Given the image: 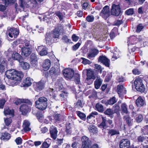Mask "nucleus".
<instances>
[{
    "label": "nucleus",
    "mask_w": 148,
    "mask_h": 148,
    "mask_svg": "<svg viewBox=\"0 0 148 148\" xmlns=\"http://www.w3.org/2000/svg\"><path fill=\"white\" fill-rule=\"evenodd\" d=\"M35 106L38 109L42 110L45 109L47 106V99L44 97L39 98L35 102Z\"/></svg>",
    "instance_id": "f257e3e1"
},
{
    "label": "nucleus",
    "mask_w": 148,
    "mask_h": 148,
    "mask_svg": "<svg viewBox=\"0 0 148 148\" xmlns=\"http://www.w3.org/2000/svg\"><path fill=\"white\" fill-rule=\"evenodd\" d=\"M135 88L140 92H143L145 90V87L143 84V80L140 78H136L134 81Z\"/></svg>",
    "instance_id": "f03ea898"
},
{
    "label": "nucleus",
    "mask_w": 148,
    "mask_h": 148,
    "mask_svg": "<svg viewBox=\"0 0 148 148\" xmlns=\"http://www.w3.org/2000/svg\"><path fill=\"white\" fill-rule=\"evenodd\" d=\"M86 75L87 77L86 82L89 85L92 83L93 80L95 79L94 71L91 70H87Z\"/></svg>",
    "instance_id": "7ed1b4c3"
},
{
    "label": "nucleus",
    "mask_w": 148,
    "mask_h": 148,
    "mask_svg": "<svg viewBox=\"0 0 148 148\" xmlns=\"http://www.w3.org/2000/svg\"><path fill=\"white\" fill-rule=\"evenodd\" d=\"M63 74L65 78L70 79L74 76V71L71 69H66L63 71Z\"/></svg>",
    "instance_id": "20e7f679"
},
{
    "label": "nucleus",
    "mask_w": 148,
    "mask_h": 148,
    "mask_svg": "<svg viewBox=\"0 0 148 148\" xmlns=\"http://www.w3.org/2000/svg\"><path fill=\"white\" fill-rule=\"evenodd\" d=\"M6 34L11 38H16L19 34L18 30L15 28H8Z\"/></svg>",
    "instance_id": "39448f33"
},
{
    "label": "nucleus",
    "mask_w": 148,
    "mask_h": 148,
    "mask_svg": "<svg viewBox=\"0 0 148 148\" xmlns=\"http://www.w3.org/2000/svg\"><path fill=\"white\" fill-rule=\"evenodd\" d=\"M121 11L119 5H116L113 4L111 9V13L112 15L118 16L119 15Z\"/></svg>",
    "instance_id": "423d86ee"
},
{
    "label": "nucleus",
    "mask_w": 148,
    "mask_h": 148,
    "mask_svg": "<svg viewBox=\"0 0 148 148\" xmlns=\"http://www.w3.org/2000/svg\"><path fill=\"white\" fill-rule=\"evenodd\" d=\"M101 15L105 19H106L110 15L109 7L108 5L105 6L102 10Z\"/></svg>",
    "instance_id": "0eeeda50"
},
{
    "label": "nucleus",
    "mask_w": 148,
    "mask_h": 148,
    "mask_svg": "<svg viewBox=\"0 0 148 148\" xmlns=\"http://www.w3.org/2000/svg\"><path fill=\"white\" fill-rule=\"evenodd\" d=\"M130 145V141L128 139H122L119 142L120 148H129Z\"/></svg>",
    "instance_id": "6e6552de"
},
{
    "label": "nucleus",
    "mask_w": 148,
    "mask_h": 148,
    "mask_svg": "<svg viewBox=\"0 0 148 148\" xmlns=\"http://www.w3.org/2000/svg\"><path fill=\"white\" fill-rule=\"evenodd\" d=\"M60 69L58 67H52L49 71V73L51 77L54 78V77H56L60 74Z\"/></svg>",
    "instance_id": "1a4fd4ad"
},
{
    "label": "nucleus",
    "mask_w": 148,
    "mask_h": 148,
    "mask_svg": "<svg viewBox=\"0 0 148 148\" xmlns=\"http://www.w3.org/2000/svg\"><path fill=\"white\" fill-rule=\"evenodd\" d=\"M46 82V80L42 79L40 82L36 83L35 87L36 90L38 92L43 89Z\"/></svg>",
    "instance_id": "9d476101"
},
{
    "label": "nucleus",
    "mask_w": 148,
    "mask_h": 148,
    "mask_svg": "<svg viewBox=\"0 0 148 148\" xmlns=\"http://www.w3.org/2000/svg\"><path fill=\"white\" fill-rule=\"evenodd\" d=\"M117 91L119 97L121 98L126 93L125 88L121 85H119L117 86Z\"/></svg>",
    "instance_id": "9b49d317"
},
{
    "label": "nucleus",
    "mask_w": 148,
    "mask_h": 148,
    "mask_svg": "<svg viewBox=\"0 0 148 148\" xmlns=\"http://www.w3.org/2000/svg\"><path fill=\"white\" fill-rule=\"evenodd\" d=\"M136 104L138 107H141L146 105V103L144 97L139 96L136 101Z\"/></svg>",
    "instance_id": "f8f14e48"
},
{
    "label": "nucleus",
    "mask_w": 148,
    "mask_h": 148,
    "mask_svg": "<svg viewBox=\"0 0 148 148\" xmlns=\"http://www.w3.org/2000/svg\"><path fill=\"white\" fill-rule=\"evenodd\" d=\"M49 130L51 138L54 140L56 139L57 138L58 132L56 127L53 126H52L50 127Z\"/></svg>",
    "instance_id": "ddd939ff"
},
{
    "label": "nucleus",
    "mask_w": 148,
    "mask_h": 148,
    "mask_svg": "<svg viewBox=\"0 0 148 148\" xmlns=\"http://www.w3.org/2000/svg\"><path fill=\"white\" fill-rule=\"evenodd\" d=\"M37 50L41 56H46L47 54V49L43 46H38Z\"/></svg>",
    "instance_id": "4468645a"
},
{
    "label": "nucleus",
    "mask_w": 148,
    "mask_h": 148,
    "mask_svg": "<svg viewBox=\"0 0 148 148\" xmlns=\"http://www.w3.org/2000/svg\"><path fill=\"white\" fill-rule=\"evenodd\" d=\"M99 50L93 49L89 50V53L87 54V57L89 59L95 57L99 53Z\"/></svg>",
    "instance_id": "2eb2a0df"
},
{
    "label": "nucleus",
    "mask_w": 148,
    "mask_h": 148,
    "mask_svg": "<svg viewBox=\"0 0 148 148\" xmlns=\"http://www.w3.org/2000/svg\"><path fill=\"white\" fill-rule=\"evenodd\" d=\"M16 71L14 69L7 70L6 72V75L8 78L14 80Z\"/></svg>",
    "instance_id": "dca6fc26"
},
{
    "label": "nucleus",
    "mask_w": 148,
    "mask_h": 148,
    "mask_svg": "<svg viewBox=\"0 0 148 148\" xmlns=\"http://www.w3.org/2000/svg\"><path fill=\"white\" fill-rule=\"evenodd\" d=\"M31 52L30 47H24L21 49V54L23 56L27 57L29 55Z\"/></svg>",
    "instance_id": "f3484780"
},
{
    "label": "nucleus",
    "mask_w": 148,
    "mask_h": 148,
    "mask_svg": "<svg viewBox=\"0 0 148 148\" xmlns=\"http://www.w3.org/2000/svg\"><path fill=\"white\" fill-rule=\"evenodd\" d=\"M20 111L22 112L23 114L24 115L29 111L30 110V109L26 103L22 105L20 108Z\"/></svg>",
    "instance_id": "a211bd4d"
},
{
    "label": "nucleus",
    "mask_w": 148,
    "mask_h": 148,
    "mask_svg": "<svg viewBox=\"0 0 148 148\" xmlns=\"http://www.w3.org/2000/svg\"><path fill=\"white\" fill-rule=\"evenodd\" d=\"M99 60L104 64L106 66L109 67L110 66V60L105 56H100Z\"/></svg>",
    "instance_id": "6ab92c4d"
},
{
    "label": "nucleus",
    "mask_w": 148,
    "mask_h": 148,
    "mask_svg": "<svg viewBox=\"0 0 148 148\" xmlns=\"http://www.w3.org/2000/svg\"><path fill=\"white\" fill-rule=\"evenodd\" d=\"M6 63L5 60L2 58H0V73L1 74L5 71L6 67Z\"/></svg>",
    "instance_id": "aec40b11"
},
{
    "label": "nucleus",
    "mask_w": 148,
    "mask_h": 148,
    "mask_svg": "<svg viewBox=\"0 0 148 148\" xmlns=\"http://www.w3.org/2000/svg\"><path fill=\"white\" fill-rule=\"evenodd\" d=\"M127 40V43L128 45L134 44L137 42L136 37L134 36H132L128 37Z\"/></svg>",
    "instance_id": "412c9836"
},
{
    "label": "nucleus",
    "mask_w": 148,
    "mask_h": 148,
    "mask_svg": "<svg viewBox=\"0 0 148 148\" xmlns=\"http://www.w3.org/2000/svg\"><path fill=\"white\" fill-rule=\"evenodd\" d=\"M119 134V130L118 129H109L108 132V134L110 137L118 135Z\"/></svg>",
    "instance_id": "4be33fe9"
},
{
    "label": "nucleus",
    "mask_w": 148,
    "mask_h": 148,
    "mask_svg": "<svg viewBox=\"0 0 148 148\" xmlns=\"http://www.w3.org/2000/svg\"><path fill=\"white\" fill-rule=\"evenodd\" d=\"M102 83V80L99 76L97 77L96 80L94 82L95 88L98 89L99 88Z\"/></svg>",
    "instance_id": "5701e85b"
},
{
    "label": "nucleus",
    "mask_w": 148,
    "mask_h": 148,
    "mask_svg": "<svg viewBox=\"0 0 148 148\" xmlns=\"http://www.w3.org/2000/svg\"><path fill=\"white\" fill-rule=\"evenodd\" d=\"M12 58L14 60H17L19 62H21L23 60L22 57L18 53H14L12 55Z\"/></svg>",
    "instance_id": "b1692460"
},
{
    "label": "nucleus",
    "mask_w": 148,
    "mask_h": 148,
    "mask_svg": "<svg viewBox=\"0 0 148 148\" xmlns=\"http://www.w3.org/2000/svg\"><path fill=\"white\" fill-rule=\"evenodd\" d=\"M30 123L27 120H25L24 121L23 127L25 131H29L31 130L30 127Z\"/></svg>",
    "instance_id": "393cba45"
},
{
    "label": "nucleus",
    "mask_w": 148,
    "mask_h": 148,
    "mask_svg": "<svg viewBox=\"0 0 148 148\" xmlns=\"http://www.w3.org/2000/svg\"><path fill=\"white\" fill-rule=\"evenodd\" d=\"M50 65V61L48 59H46L45 60L43 63L42 67L44 68V70L46 71L49 69Z\"/></svg>",
    "instance_id": "a878e982"
},
{
    "label": "nucleus",
    "mask_w": 148,
    "mask_h": 148,
    "mask_svg": "<svg viewBox=\"0 0 148 148\" xmlns=\"http://www.w3.org/2000/svg\"><path fill=\"white\" fill-rule=\"evenodd\" d=\"M32 84V82L30 78L27 77L24 80L22 84L23 87H28L30 86Z\"/></svg>",
    "instance_id": "bb28decb"
},
{
    "label": "nucleus",
    "mask_w": 148,
    "mask_h": 148,
    "mask_svg": "<svg viewBox=\"0 0 148 148\" xmlns=\"http://www.w3.org/2000/svg\"><path fill=\"white\" fill-rule=\"evenodd\" d=\"M14 80H20L23 77V75L21 71H16Z\"/></svg>",
    "instance_id": "cd10ccee"
},
{
    "label": "nucleus",
    "mask_w": 148,
    "mask_h": 148,
    "mask_svg": "<svg viewBox=\"0 0 148 148\" xmlns=\"http://www.w3.org/2000/svg\"><path fill=\"white\" fill-rule=\"evenodd\" d=\"M82 145H90V141L89 140L88 138L86 136H83L82 138Z\"/></svg>",
    "instance_id": "c85d7f7f"
},
{
    "label": "nucleus",
    "mask_w": 148,
    "mask_h": 148,
    "mask_svg": "<svg viewBox=\"0 0 148 148\" xmlns=\"http://www.w3.org/2000/svg\"><path fill=\"white\" fill-rule=\"evenodd\" d=\"M30 60L31 64L35 66L37 64V57L34 54H32L31 56Z\"/></svg>",
    "instance_id": "c756f323"
},
{
    "label": "nucleus",
    "mask_w": 148,
    "mask_h": 148,
    "mask_svg": "<svg viewBox=\"0 0 148 148\" xmlns=\"http://www.w3.org/2000/svg\"><path fill=\"white\" fill-rule=\"evenodd\" d=\"M11 138L10 134L7 132H4L2 134L1 139L4 141L8 140Z\"/></svg>",
    "instance_id": "7c9ffc66"
},
{
    "label": "nucleus",
    "mask_w": 148,
    "mask_h": 148,
    "mask_svg": "<svg viewBox=\"0 0 148 148\" xmlns=\"http://www.w3.org/2000/svg\"><path fill=\"white\" fill-rule=\"evenodd\" d=\"M124 119L125 120L127 124L129 126H131L133 123V119H132L129 116L126 115L124 117Z\"/></svg>",
    "instance_id": "2f4dec72"
},
{
    "label": "nucleus",
    "mask_w": 148,
    "mask_h": 148,
    "mask_svg": "<svg viewBox=\"0 0 148 148\" xmlns=\"http://www.w3.org/2000/svg\"><path fill=\"white\" fill-rule=\"evenodd\" d=\"M63 81L64 80L62 77H59L57 79L55 83L56 87L58 88H61L62 86V83Z\"/></svg>",
    "instance_id": "473e14b6"
},
{
    "label": "nucleus",
    "mask_w": 148,
    "mask_h": 148,
    "mask_svg": "<svg viewBox=\"0 0 148 148\" xmlns=\"http://www.w3.org/2000/svg\"><path fill=\"white\" fill-rule=\"evenodd\" d=\"M45 39L46 43L50 45L51 43L52 39L51 34L49 33H47L46 34Z\"/></svg>",
    "instance_id": "72a5a7b5"
},
{
    "label": "nucleus",
    "mask_w": 148,
    "mask_h": 148,
    "mask_svg": "<svg viewBox=\"0 0 148 148\" xmlns=\"http://www.w3.org/2000/svg\"><path fill=\"white\" fill-rule=\"evenodd\" d=\"M107 121L106 117L102 116L101 117V122L99 126L103 128H106Z\"/></svg>",
    "instance_id": "f704fd0d"
},
{
    "label": "nucleus",
    "mask_w": 148,
    "mask_h": 148,
    "mask_svg": "<svg viewBox=\"0 0 148 148\" xmlns=\"http://www.w3.org/2000/svg\"><path fill=\"white\" fill-rule=\"evenodd\" d=\"M120 52L119 51H113V55L112 58L111 60L114 61L120 57Z\"/></svg>",
    "instance_id": "c9c22d12"
},
{
    "label": "nucleus",
    "mask_w": 148,
    "mask_h": 148,
    "mask_svg": "<svg viewBox=\"0 0 148 148\" xmlns=\"http://www.w3.org/2000/svg\"><path fill=\"white\" fill-rule=\"evenodd\" d=\"M29 101L27 99H18L16 100L15 103L16 105H18L22 103H29Z\"/></svg>",
    "instance_id": "e433bc0d"
},
{
    "label": "nucleus",
    "mask_w": 148,
    "mask_h": 148,
    "mask_svg": "<svg viewBox=\"0 0 148 148\" xmlns=\"http://www.w3.org/2000/svg\"><path fill=\"white\" fill-rule=\"evenodd\" d=\"M114 112L113 110H112L110 108H108L104 112L105 114L107 115L108 116L112 118L113 116L112 115L114 114Z\"/></svg>",
    "instance_id": "4c0bfd02"
},
{
    "label": "nucleus",
    "mask_w": 148,
    "mask_h": 148,
    "mask_svg": "<svg viewBox=\"0 0 148 148\" xmlns=\"http://www.w3.org/2000/svg\"><path fill=\"white\" fill-rule=\"evenodd\" d=\"M4 114L5 115H10L13 116L14 115V110H10L9 108H5L4 110Z\"/></svg>",
    "instance_id": "58836bf2"
},
{
    "label": "nucleus",
    "mask_w": 148,
    "mask_h": 148,
    "mask_svg": "<svg viewBox=\"0 0 148 148\" xmlns=\"http://www.w3.org/2000/svg\"><path fill=\"white\" fill-rule=\"evenodd\" d=\"M76 113L78 116L82 120L85 121L86 119V116L84 113L80 111H76Z\"/></svg>",
    "instance_id": "ea45409f"
},
{
    "label": "nucleus",
    "mask_w": 148,
    "mask_h": 148,
    "mask_svg": "<svg viewBox=\"0 0 148 148\" xmlns=\"http://www.w3.org/2000/svg\"><path fill=\"white\" fill-rule=\"evenodd\" d=\"M88 128L89 131L91 132L95 133L97 132V128L95 125H89Z\"/></svg>",
    "instance_id": "a19ab883"
},
{
    "label": "nucleus",
    "mask_w": 148,
    "mask_h": 148,
    "mask_svg": "<svg viewBox=\"0 0 148 148\" xmlns=\"http://www.w3.org/2000/svg\"><path fill=\"white\" fill-rule=\"evenodd\" d=\"M23 69L25 70L28 69L29 67V64L26 62H23V60L21 62H19Z\"/></svg>",
    "instance_id": "79ce46f5"
},
{
    "label": "nucleus",
    "mask_w": 148,
    "mask_h": 148,
    "mask_svg": "<svg viewBox=\"0 0 148 148\" xmlns=\"http://www.w3.org/2000/svg\"><path fill=\"white\" fill-rule=\"evenodd\" d=\"M49 140H51L50 139L47 138L42 143L41 148H48L50 145V142L48 141Z\"/></svg>",
    "instance_id": "37998d69"
},
{
    "label": "nucleus",
    "mask_w": 148,
    "mask_h": 148,
    "mask_svg": "<svg viewBox=\"0 0 148 148\" xmlns=\"http://www.w3.org/2000/svg\"><path fill=\"white\" fill-rule=\"evenodd\" d=\"M74 81L76 84H78L80 82V75L78 73H75L74 75Z\"/></svg>",
    "instance_id": "c03bdc74"
},
{
    "label": "nucleus",
    "mask_w": 148,
    "mask_h": 148,
    "mask_svg": "<svg viewBox=\"0 0 148 148\" xmlns=\"http://www.w3.org/2000/svg\"><path fill=\"white\" fill-rule=\"evenodd\" d=\"M113 110L114 112L116 113L117 114H119L120 107L119 104H116L113 106Z\"/></svg>",
    "instance_id": "a18cd8bd"
},
{
    "label": "nucleus",
    "mask_w": 148,
    "mask_h": 148,
    "mask_svg": "<svg viewBox=\"0 0 148 148\" xmlns=\"http://www.w3.org/2000/svg\"><path fill=\"white\" fill-rule=\"evenodd\" d=\"M55 14L58 17L60 21L62 20L64 15V14L60 12V11L56 12Z\"/></svg>",
    "instance_id": "49530a36"
},
{
    "label": "nucleus",
    "mask_w": 148,
    "mask_h": 148,
    "mask_svg": "<svg viewBox=\"0 0 148 148\" xmlns=\"http://www.w3.org/2000/svg\"><path fill=\"white\" fill-rule=\"evenodd\" d=\"M97 110L100 112H102L103 111V106L99 103H97L95 106Z\"/></svg>",
    "instance_id": "de8ad7c7"
},
{
    "label": "nucleus",
    "mask_w": 148,
    "mask_h": 148,
    "mask_svg": "<svg viewBox=\"0 0 148 148\" xmlns=\"http://www.w3.org/2000/svg\"><path fill=\"white\" fill-rule=\"evenodd\" d=\"M57 30V29H55L53 31V37L54 38H58L60 34Z\"/></svg>",
    "instance_id": "09e8293b"
},
{
    "label": "nucleus",
    "mask_w": 148,
    "mask_h": 148,
    "mask_svg": "<svg viewBox=\"0 0 148 148\" xmlns=\"http://www.w3.org/2000/svg\"><path fill=\"white\" fill-rule=\"evenodd\" d=\"M127 106L125 103H123L121 106L122 111L124 113L127 114L128 111L127 110Z\"/></svg>",
    "instance_id": "8fccbe9b"
},
{
    "label": "nucleus",
    "mask_w": 148,
    "mask_h": 148,
    "mask_svg": "<svg viewBox=\"0 0 148 148\" xmlns=\"http://www.w3.org/2000/svg\"><path fill=\"white\" fill-rule=\"evenodd\" d=\"M117 100L114 97H113L108 100V103L109 105H113L116 102Z\"/></svg>",
    "instance_id": "3c124183"
},
{
    "label": "nucleus",
    "mask_w": 148,
    "mask_h": 148,
    "mask_svg": "<svg viewBox=\"0 0 148 148\" xmlns=\"http://www.w3.org/2000/svg\"><path fill=\"white\" fill-rule=\"evenodd\" d=\"M55 29H57V31L60 34L64 32L63 26L62 25H59Z\"/></svg>",
    "instance_id": "603ef678"
},
{
    "label": "nucleus",
    "mask_w": 148,
    "mask_h": 148,
    "mask_svg": "<svg viewBox=\"0 0 148 148\" xmlns=\"http://www.w3.org/2000/svg\"><path fill=\"white\" fill-rule=\"evenodd\" d=\"M70 6V4L65 2H63L62 3L61 8L62 9L66 10Z\"/></svg>",
    "instance_id": "864d4df0"
},
{
    "label": "nucleus",
    "mask_w": 148,
    "mask_h": 148,
    "mask_svg": "<svg viewBox=\"0 0 148 148\" xmlns=\"http://www.w3.org/2000/svg\"><path fill=\"white\" fill-rule=\"evenodd\" d=\"M98 114V113L94 111L92 112L87 117V120L88 121L89 119H91L92 117H94V115H97Z\"/></svg>",
    "instance_id": "5fc2aeb1"
},
{
    "label": "nucleus",
    "mask_w": 148,
    "mask_h": 148,
    "mask_svg": "<svg viewBox=\"0 0 148 148\" xmlns=\"http://www.w3.org/2000/svg\"><path fill=\"white\" fill-rule=\"evenodd\" d=\"M4 119L5 124L7 126L10 125L12 122V119L10 117L5 119Z\"/></svg>",
    "instance_id": "6e6d98bb"
},
{
    "label": "nucleus",
    "mask_w": 148,
    "mask_h": 148,
    "mask_svg": "<svg viewBox=\"0 0 148 148\" xmlns=\"http://www.w3.org/2000/svg\"><path fill=\"white\" fill-rule=\"evenodd\" d=\"M81 60H82V63L84 64H90L91 63V62L89 60L84 58H81Z\"/></svg>",
    "instance_id": "4d7b16f0"
},
{
    "label": "nucleus",
    "mask_w": 148,
    "mask_h": 148,
    "mask_svg": "<svg viewBox=\"0 0 148 148\" xmlns=\"http://www.w3.org/2000/svg\"><path fill=\"white\" fill-rule=\"evenodd\" d=\"M143 119V116L140 114H139L136 116V120L138 123L140 122Z\"/></svg>",
    "instance_id": "13d9d810"
},
{
    "label": "nucleus",
    "mask_w": 148,
    "mask_h": 148,
    "mask_svg": "<svg viewBox=\"0 0 148 148\" xmlns=\"http://www.w3.org/2000/svg\"><path fill=\"white\" fill-rule=\"evenodd\" d=\"M144 26L142 24H139L137 27L136 32H139L143 28Z\"/></svg>",
    "instance_id": "bf43d9fd"
},
{
    "label": "nucleus",
    "mask_w": 148,
    "mask_h": 148,
    "mask_svg": "<svg viewBox=\"0 0 148 148\" xmlns=\"http://www.w3.org/2000/svg\"><path fill=\"white\" fill-rule=\"evenodd\" d=\"M134 13L133 9L132 8L130 9L127 10L125 12V13L128 15H131L133 14Z\"/></svg>",
    "instance_id": "052dcab7"
},
{
    "label": "nucleus",
    "mask_w": 148,
    "mask_h": 148,
    "mask_svg": "<svg viewBox=\"0 0 148 148\" xmlns=\"http://www.w3.org/2000/svg\"><path fill=\"white\" fill-rule=\"evenodd\" d=\"M123 23L122 20H116L113 23V25L118 26L121 24Z\"/></svg>",
    "instance_id": "680f3d73"
},
{
    "label": "nucleus",
    "mask_w": 148,
    "mask_h": 148,
    "mask_svg": "<svg viewBox=\"0 0 148 148\" xmlns=\"http://www.w3.org/2000/svg\"><path fill=\"white\" fill-rule=\"evenodd\" d=\"M62 40L64 42L66 43L70 42L71 40L69 39L67 36H63L62 38Z\"/></svg>",
    "instance_id": "e2e57ef3"
},
{
    "label": "nucleus",
    "mask_w": 148,
    "mask_h": 148,
    "mask_svg": "<svg viewBox=\"0 0 148 148\" xmlns=\"http://www.w3.org/2000/svg\"><path fill=\"white\" fill-rule=\"evenodd\" d=\"M94 18L93 16L88 15L86 18L87 21L89 22H92L93 21Z\"/></svg>",
    "instance_id": "0e129e2a"
},
{
    "label": "nucleus",
    "mask_w": 148,
    "mask_h": 148,
    "mask_svg": "<svg viewBox=\"0 0 148 148\" xmlns=\"http://www.w3.org/2000/svg\"><path fill=\"white\" fill-rule=\"evenodd\" d=\"M75 105V106H76V107H78L79 108H82L83 107L82 101L80 100H78L77 102L76 103V105Z\"/></svg>",
    "instance_id": "69168bd1"
},
{
    "label": "nucleus",
    "mask_w": 148,
    "mask_h": 148,
    "mask_svg": "<svg viewBox=\"0 0 148 148\" xmlns=\"http://www.w3.org/2000/svg\"><path fill=\"white\" fill-rule=\"evenodd\" d=\"M22 140L20 137H18L15 140L16 143L18 145H20L21 144Z\"/></svg>",
    "instance_id": "338daca9"
},
{
    "label": "nucleus",
    "mask_w": 148,
    "mask_h": 148,
    "mask_svg": "<svg viewBox=\"0 0 148 148\" xmlns=\"http://www.w3.org/2000/svg\"><path fill=\"white\" fill-rule=\"evenodd\" d=\"M133 73L135 75H138L140 73V71L137 69H134L133 70Z\"/></svg>",
    "instance_id": "774afa93"
}]
</instances>
